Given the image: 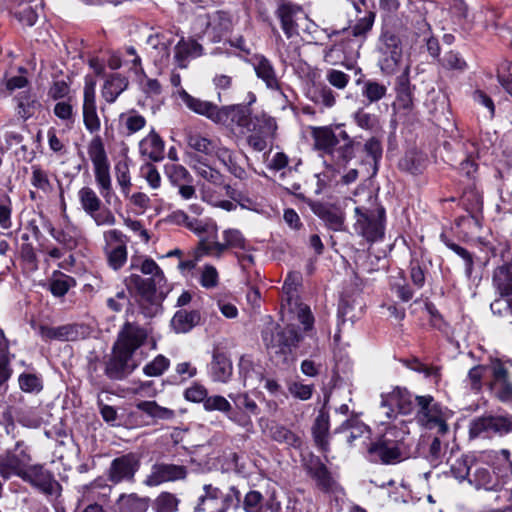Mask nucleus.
Segmentation results:
<instances>
[{"instance_id": "2f4dec72", "label": "nucleus", "mask_w": 512, "mask_h": 512, "mask_svg": "<svg viewBox=\"0 0 512 512\" xmlns=\"http://www.w3.org/2000/svg\"><path fill=\"white\" fill-rule=\"evenodd\" d=\"M185 139L191 150L205 156H215L222 145L219 139H210L198 132H188Z\"/></svg>"}, {"instance_id": "c756f323", "label": "nucleus", "mask_w": 512, "mask_h": 512, "mask_svg": "<svg viewBox=\"0 0 512 512\" xmlns=\"http://www.w3.org/2000/svg\"><path fill=\"white\" fill-rule=\"evenodd\" d=\"M149 505V497H141L137 493H122L113 504L112 512H147Z\"/></svg>"}, {"instance_id": "e433bc0d", "label": "nucleus", "mask_w": 512, "mask_h": 512, "mask_svg": "<svg viewBox=\"0 0 512 512\" xmlns=\"http://www.w3.org/2000/svg\"><path fill=\"white\" fill-rule=\"evenodd\" d=\"M275 498V492L264 498L259 491L250 490L244 496L242 508L245 512H270Z\"/></svg>"}, {"instance_id": "79ce46f5", "label": "nucleus", "mask_w": 512, "mask_h": 512, "mask_svg": "<svg viewBox=\"0 0 512 512\" xmlns=\"http://www.w3.org/2000/svg\"><path fill=\"white\" fill-rule=\"evenodd\" d=\"M463 208L478 223V215L483 208V198L475 186L469 185L465 188L460 199Z\"/></svg>"}, {"instance_id": "2eb2a0df", "label": "nucleus", "mask_w": 512, "mask_h": 512, "mask_svg": "<svg viewBox=\"0 0 512 512\" xmlns=\"http://www.w3.org/2000/svg\"><path fill=\"white\" fill-rule=\"evenodd\" d=\"M186 476L187 468L183 465L155 463L151 467V472L146 476L144 484L154 487L164 482L183 480Z\"/></svg>"}, {"instance_id": "423d86ee", "label": "nucleus", "mask_w": 512, "mask_h": 512, "mask_svg": "<svg viewBox=\"0 0 512 512\" xmlns=\"http://www.w3.org/2000/svg\"><path fill=\"white\" fill-rule=\"evenodd\" d=\"M88 155L94 166L95 180L99 190L107 203H110L112 196V183L109 172V162L107 154L100 137H95L88 145Z\"/></svg>"}, {"instance_id": "5fc2aeb1", "label": "nucleus", "mask_w": 512, "mask_h": 512, "mask_svg": "<svg viewBox=\"0 0 512 512\" xmlns=\"http://www.w3.org/2000/svg\"><path fill=\"white\" fill-rule=\"evenodd\" d=\"M269 432L271 438L279 443H286L292 447H299L301 445L300 438L284 426L273 425L270 427Z\"/></svg>"}, {"instance_id": "39448f33", "label": "nucleus", "mask_w": 512, "mask_h": 512, "mask_svg": "<svg viewBox=\"0 0 512 512\" xmlns=\"http://www.w3.org/2000/svg\"><path fill=\"white\" fill-rule=\"evenodd\" d=\"M415 401L419 408L418 420L428 430H434L443 436L449 431L447 419L449 410L443 408L431 395H416Z\"/></svg>"}, {"instance_id": "f3484780", "label": "nucleus", "mask_w": 512, "mask_h": 512, "mask_svg": "<svg viewBox=\"0 0 512 512\" xmlns=\"http://www.w3.org/2000/svg\"><path fill=\"white\" fill-rule=\"evenodd\" d=\"M303 13L300 5L289 0H279L275 14L280 20L281 28L287 38H292L298 34V25L296 20L299 14Z\"/></svg>"}, {"instance_id": "a19ab883", "label": "nucleus", "mask_w": 512, "mask_h": 512, "mask_svg": "<svg viewBox=\"0 0 512 512\" xmlns=\"http://www.w3.org/2000/svg\"><path fill=\"white\" fill-rule=\"evenodd\" d=\"M492 283L500 296L512 295V262L504 263L495 268Z\"/></svg>"}, {"instance_id": "ddd939ff", "label": "nucleus", "mask_w": 512, "mask_h": 512, "mask_svg": "<svg viewBox=\"0 0 512 512\" xmlns=\"http://www.w3.org/2000/svg\"><path fill=\"white\" fill-rule=\"evenodd\" d=\"M127 285L135 289L142 299L156 306L165 299L169 292L166 287V280L158 281L156 278H143L138 274L130 275Z\"/></svg>"}, {"instance_id": "c03bdc74", "label": "nucleus", "mask_w": 512, "mask_h": 512, "mask_svg": "<svg viewBox=\"0 0 512 512\" xmlns=\"http://www.w3.org/2000/svg\"><path fill=\"white\" fill-rule=\"evenodd\" d=\"M128 87V80L121 74L115 73L110 75L101 90L102 97L108 103H114L119 95Z\"/></svg>"}, {"instance_id": "bf43d9fd", "label": "nucleus", "mask_w": 512, "mask_h": 512, "mask_svg": "<svg viewBox=\"0 0 512 512\" xmlns=\"http://www.w3.org/2000/svg\"><path fill=\"white\" fill-rule=\"evenodd\" d=\"M15 18L25 26H33L38 18L35 8L29 2L20 3L13 10Z\"/></svg>"}, {"instance_id": "0e129e2a", "label": "nucleus", "mask_w": 512, "mask_h": 512, "mask_svg": "<svg viewBox=\"0 0 512 512\" xmlns=\"http://www.w3.org/2000/svg\"><path fill=\"white\" fill-rule=\"evenodd\" d=\"M363 148H364V151H365L367 157L372 160L373 170H374V173H376L378 170V164L382 158V152H383L381 142L377 138L371 137L370 139H368L365 142Z\"/></svg>"}, {"instance_id": "6e6552de", "label": "nucleus", "mask_w": 512, "mask_h": 512, "mask_svg": "<svg viewBox=\"0 0 512 512\" xmlns=\"http://www.w3.org/2000/svg\"><path fill=\"white\" fill-rule=\"evenodd\" d=\"M512 432V416H482L473 419L469 425L470 438H489Z\"/></svg>"}, {"instance_id": "4d7b16f0", "label": "nucleus", "mask_w": 512, "mask_h": 512, "mask_svg": "<svg viewBox=\"0 0 512 512\" xmlns=\"http://www.w3.org/2000/svg\"><path fill=\"white\" fill-rule=\"evenodd\" d=\"M180 500L170 492H161L153 502V510L155 512H176Z\"/></svg>"}, {"instance_id": "4468645a", "label": "nucleus", "mask_w": 512, "mask_h": 512, "mask_svg": "<svg viewBox=\"0 0 512 512\" xmlns=\"http://www.w3.org/2000/svg\"><path fill=\"white\" fill-rule=\"evenodd\" d=\"M104 240L109 266L120 269L127 261L128 237L120 230L112 229L104 233Z\"/></svg>"}, {"instance_id": "f8f14e48", "label": "nucleus", "mask_w": 512, "mask_h": 512, "mask_svg": "<svg viewBox=\"0 0 512 512\" xmlns=\"http://www.w3.org/2000/svg\"><path fill=\"white\" fill-rule=\"evenodd\" d=\"M20 478L47 496L54 495L61 490V485L55 479L54 474L46 469L43 464H29Z\"/></svg>"}, {"instance_id": "c9c22d12", "label": "nucleus", "mask_w": 512, "mask_h": 512, "mask_svg": "<svg viewBox=\"0 0 512 512\" xmlns=\"http://www.w3.org/2000/svg\"><path fill=\"white\" fill-rule=\"evenodd\" d=\"M215 157L235 178L239 180L247 179L248 174L244 167L239 163L238 156L234 150L222 144Z\"/></svg>"}, {"instance_id": "58836bf2", "label": "nucleus", "mask_w": 512, "mask_h": 512, "mask_svg": "<svg viewBox=\"0 0 512 512\" xmlns=\"http://www.w3.org/2000/svg\"><path fill=\"white\" fill-rule=\"evenodd\" d=\"M312 211L323 220L330 229L334 231H342L344 229L345 217L338 209L317 203L312 205Z\"/></svg>"}, {"instance_id": "9d476101", "label": "nucleus", "mask_w": 512, "mask_h": 512, "mask_svg": "<svg viewBox=\"0 0 512 512\" xmlns=\"http://www.w3.org/2000/svg\"><path fill=\"white\" fill-rule=\"evenodd\" d=\"M379 67L384 74H393L402 59L401 41L395 34L386 31L382 33L379 44Z\"/></svg>"}, {"instance_id": "3c124183", "label": "nucleus", "mask_w": 512, "mask_h": 512, "mask_svg": "<svg viewBox=\"0 0 512 512\" xmlns=\"http://www.w3.org/2000/svg\"><path fill=\"white\" fill-rule=\"evenodd\" d=\"M78 198L82 209L88 215L95 214L101 208L102 201L91 187H82L78 191Z\"/></svg>"}, {"instance_id": "72a5a7b5", "label": "nucleus", "mask_w": 512, "mask_h": 512, "mask_svg": "<svg viewBox=\"0 0 512 512\" xmlns=\"http://www.w3.org/2000/svg\"><path fill=\"white\" fill-rule=\"evenodd\" d=\"M468 483L476 489L496 490L498 486L497 479L489 469L475 457V465L469 475Z\"/></svg>"}, {"instance_id": "8fccbe9b", "label": "nucleus", "mask_w": 512, "mask_h": 512, "mask_svg": "<svg viewBox=\"0 0 512 512\" xmlns=\"http://www.w3.org/2000/svg\"><path fill=\"white\" fill-rule=\"evenodd\" d=\"M17 100V113L18 115L27 120L32 117L35 112L41 107L36 97L28 92H21L16 96Z\"/></svg>"}, {"instance_id": "f03ea898", "label": "nucleus", "mask_w": 512, "mask_h": 512, "mask_svg": "<svg viewBox=\"0 0 512 512\" xmlns=\"http://www.w3.org/2000/svg\"><path fill=\"white\" fill-rule=\"evenodd\" d=\"M301 335L294 326L281 327L269 323L262 331V341L271 361L277 366H287L295 360Z\"/></svg>"}, {"instance_id": "4c0bfd02", "label": "nucleus", "mask_w": 512, "mask_h": 512, "mask_svg": "<svg viewBox=\"0 0 512 512\" xmlns=\"http://www.w3.org/2000/svg\"><path fill=\"white\" fill-rule=\"evenodd\" d=\"M277 128L278 126L275 118L266 113H260L252 116L246 132L274 139Z\"/></svg>"}, {"instance_id": "9b49d317", "label": "nucleus", "mask_w": 512, "mask_h": 512, "mask_svg": "<svg viewBox=\"0 0 512 512\" xmlns=\"http://www.w3.org/2000/svg\"><path fill=\"white\" fill-rule=\"evenodd\" d=\"M367 460L371 463L394 465L403 460L399 442L382 436L370 443L367 448Z\"/></svg>"}, {"instance_id": "393cba45", "label": "nucleus", "mask_w": 512, "mask_h": 512, "mask_svg": "<svg viewBox=\"0 0 512 512\" xmlns=\"http://www.w3.org/2000/svg\"><path fill=\"white\" fill-rule=\"evenodd\" d=\"M258 79L270 90H279L280 81L272 62L264 55L256 54L249 60Z\"/></svg>"}, {"instance_id": "774afa93", "label": "nucleus", "mask_w": 512, "mask_h": 512, "mask_svg": "<svg viewBox=\"0 0 512 512\" xmlns=\"http://www.w3.org/2000/svg\"><path fill=\"white\" fill-rule=\"evenodd\" d=\"M497 78L506 92L512 96V63H502L498 68Z\"/></svg>"}, {"instance_id": "09e8293b", "label": "nucleus", "mask_w": 512, "mask_h": 512, "mask_svg": "<svg viewBox=\"0 0 512 512\" xmlns=\"http://www.w3.org/2000/svg\"><path fill=\"white\" fill-rule=\"evenodd\" d=\"M222 235L224 239L223 244L215 245L220 252L226 251L227 249H241L243 251H250L252 249L238 229H226L223 231Z\"/></svg>"}, {"instance_id": "cd10ccee", "label": "nucleus", "mask_w": 512, "mask_h": 512, "mask_svg": "<svg viewBox=\"0 0 512 512\" xmlns=\"http://www.w3.org/2000/svg\"><path fill=\"white\" fill-rule=\"evenodd\" d=\"M203 489L205 493L199 497L194 512H225L222 491L211 484L204 485Z\"/></svg>"}, {"instance_id": "0eeeda50", "label": "nucleus", "mask_w": 512, "mask_h": 512, "mask_svg": "<svg viewBox=\"0 0 512 512\" xmlns=\"http://www.w3.org/2000/svg\"><path fill=\"white\" fill-rule=\"evenodd\" d=\"M141 466L140 456L129 452L114 458L106 470L108 481L114 485L126 482L133 483Z\"/></svg>"}, {"instance_id": "37998d69", "label": "nucleus", "mask_w": 512, "mask_h": 512, "mask_svg": "<svg viewBox=\"0 0 512 512\" xmlns=\"http://www.w3.org/2000/svg\"><path fill=\"white\" fill-rule=\"evenodd\" d=\"M203 47L195 40L182 38L175 46L174 58L180 68H186L189 57L202 55Z\"/></svg>"}, {"instance_id": "6ab92c4d", "label": "nucleus", "mask_w": 512, "mask_h": 512, "mask_svg": "<svg viewBox=\"0 0 512 512\" xmlns=\"http://www.w3.org/2000/svg\"><path fill=\"white\" fill-rule=\"evenodd\" d=\"M329 401V394L324 392V405L319 410L317 417L312 426V436L316 446L323 453H328L330 450L329 446V429L330 419L329 414L325 409L327 402Z\"/></svg>"}, {"instance_id": "603ef678", "label": "nucleus", "mask_w": 512, "mask_h": 512, "mask_svg": "<svg viewBox=\"0 0 512 512\" xmlns=\"http://www.w3.org/2000/svg\"><path fill=\"white\" fill-rule=\"evenodd\" d=\"M447 452L448 445L443 443L440 437L435 436L429 443L425 457L432 466L437 467L447 458Z\"/></svg>"}, {"instance_id": "13d9d810", "label": "nucleus", "mask_w": 512, "mask_h": 512, "mask_svg": "<svg viewBox=\"0 0 512 512\" xmlns=\"http://www.w3.org/2000/svg\"><path fill=\"white\" fill-rule=\"evenodd\" d=\"M31 169V185L45 194L51 193L53 191V186L49 180L47 171L42 169L39 165H33Z\"/></svg>"}, {"instance_id": "412c9836", "label": "nucleus", "mask_w": 512, "mask_h": 512, "mask_svg": "<svg viewBox=\"0 0 512 512\" xmlns=\"http://www.w3.org/2000/svg\"><path fill=\"white\" fill-rule=\"evenodd\" d=\"M84 327L79 324H65L57 327L39 326V334L45 341H75L84 336Z\"/></svg>"}, {"instance_id": "4be33fe9", "label": "nucleus", "mask_w": 512, "mask_h": 512, "mask_svg": "<svg viewBox=\"0 0 512 512\" xmlns=\"http://www.w3.org/2000/svg\"><path fill=\"white\" fill-rule=\"evenodd\" d=\"M179 96L184 104L194 113L206 117L215 124L222 122L221 117L219 116L221 107L217 106L213 102L193 97L184 89L179 92Z\"/></svg>"}, {"instance_id": "7c9ffc66", "label": "nucleus", "mask_w": 512, "mask_h": 512, "mask_svg": "<svg viewBox=\"0 0 512 512\" xmlns=\"http://www.w3.org/2000/svg\"><path fill=\"white\" fill-rule=\"evenodd\" d=\"M334 434H343L345 442L352 446L357 439L370 433V428L358 417L351 416L334 429Z\"/></svg>"}, {"instance_id": "338daca9", "label": "nucleus", "mask_w": 512, "mask_h": 512, "mask_svg": "<svg viewBox=\"0 0 512 512\" xmlns=\"http://www.w3.org/2000/svg\"><path fill=\"white\" fill-rule=\"evenodd\" d=\"M170 365L169 359L163 355H158L151 362L145 365L143 368L144 373L147 376H160L168 369Z\"/></svg>"}, {"instance_id": "1a4fd4ad", "label": "nucleus", "mask_w": 512, "mask_h": 512, "mask_svg": "<svg viewBox=\"0 0 512 512\" xmlns=\"http://www.w3.org/2000/svg\"><path fill=\"white\" fill-rule=\"evenodd\" d=\"M31 462V455L23 441H18L14 449H9L0 455V475L9 479L15 475L19 478Z\"/></svg>"}, {"instance_id": "052dcab7", "label": "nucleus", "mask_w": 512, "mask_h": 512, "mask_svg": "<svg viewBox=\"0 0 512 512\" xmlns=\"http://www.w3.org/2000/svg\"><path fill=\"white\" fill-rule=\"evenodd\" d=\"M0 339V384H4L11 376L9 369V341L1 331Z\"/></svg>"}, {"instance_id": "7ed1b4c3", "label": "nucleus", "mask_w": 512, "mask_h": 512, "mask_svg": "<svg viewBox=\"0 0 512 512\" xmlns=\"http://www.w3.org/2000/svg\"><path fill=\"white\" fill-rule=\"evenodd\" d=\"M355 232L368 242H376L384 237L385 209L382 206H357L354 209Z\"/></svg>"}, {"instance_id": "49530a36", "label": "nucleus", "mask_w": 512, "mask_h": 512, "mask_svg": "<svg viewBox=\"0 0 512 512\" xmlns=\"http://www.w3.org/2000/svg\"><path fill=\"white\" fill-rule=\"evenodd\" d=\"M210 373L215 382H227L232 373V365L228 358L223 354L216 352L210 364Z\"/></svg>"}, {"instance_id": "f257e3e1", "label": "nucleus", "mask_w": 512, "mask_h": 512, "mask_svg": "<svg viewBox=\"0 0 512 512\" xmlns=\"http://www.w3.org/2000/svg\"><path fill=\"white\" fill-rule=\"evenodd\" d=\"M314 150L327 155L339 167H346L355 158L356 142L345 131L338 134L331 126L311 127Z\"/></svg>"}, {"instance_id": "f704fd0d", "label": "nucleus", "mask_w": 512, "mask_h": 512, "mask_svg": "<svg viewBox=\"0 0 512 512\" xmlns=\"http://www.w3.org/2000/svg\"><path fill=\"white\" fill-rule=\"evenodd\" d=\"M453 453L454 450L451 448L450 455L446 458V462L450 465L451 474L460 482L468 480L473 465H475V455L461 454L453 459Z\"/></svg>"}, {"instance_id": "dca6fc26", "label": "nucleus", "mask_w": 512, "mask_h": 512, "mask_svg": "<svg viewBox=\"0 0 512 512\" xmlns=\"http://www.w3.org/2000/svg\"><path fill=\"white\" fill-rule=\"evenodd\" d=\"M95 86V81L86 79L83 91V122L90 133L98 132L101 127L97 114Z\"/></svg>"}, {"instance_id": "b1692460", "label": "nucleus", "mask_w": 512, "mask_h": 512, "mask_svg": "<svg viewBox=\"0 0 512 512\" xmlns=\"http://www.w3.org/2000/svg\"><path fill=\"white\" fill-rule=\"evenodd\" d=\"M221 121L217 125L226 127L237 126L247 129L252 118L251 110L245 105H229L221 106L220 115Z\"/></svg>"}, {"instance_id": "a211bd4d", "label": "nucleus", "mask_w": 512, "mask_h": 512, "mask_svg": "<svg viewBox=\"0 0 512 512\" xmlns=\"http://www.w3.org/2000/svg\"><path fill=\"white\" fill-rule=\"evenodd\" d=\"M146 338L147 331L144 328L135 323L126 322L119 332L118 339L114 345L133 355Z\"/></svg>"}, {"instance_id": "de8ad7c7", "label": "nucleus", "mask_w": 512, "mask_h": 512, "mask_svg": "<svg viewBox=\"0 0 512 512\" xmlns=\"http://www.w3.org/2000/svg\"><path fill=\"white\" fill-rule=\"evenodd\" d=\"M189 157L191 159L190 165L198 176L214 185H221L223 183L224 177L220 171L201 161L196 155L189 154Z\"/></svg>"}, {"instance_id": "473e14b6", "label": "nucleus", "mask_w": 512, "mask_h": 512, "mask_svg": "<svg viewBox=\"0 0 512 512\" xmlns=\"http://www.w3.org/2000/svg\"><path fill=\"white\" fill-rule=\"evenodd\" d=\"M308 474L316 481L319 489L329 492L333 489L335 481L326 465L319 457H312L307 464Z\"/></svg>"}, {"instance_id": "a878e982", "label": "nucleus", "mask_w": 512, "mask_h": 512, "mask_svg": "<svg viewBox=\"0 0 512 512\" xmlns=\"http://www.w3.org/2000/svg\"><path fill=\"white\" fill-rule=\"evenodd\" d=\"M132 355L126 351L119 349L114 345L113 356L107 362L106 373L114 380L122 379L126 374H129L135 368V365L131 363Z\"/></svg>"}, {"instance_id": "6e6d98bb", "label": "nucleus", "mask_w": 512, "mask_h": 512, "mask_svg": "<svg viewBox=\"0 0 512 512\" xmlns=\"http://www.w3.org/2000/svg\"><path fill=\"white\" fill-rule=\"evenodd\" d=\"M136 407L153 418L172 419L175 415L173 410L159 406L155 401H139Z\"/></svg>"}, {"instance_id": "69168bd1", "label": "nucleus", "mask_w": 512, "mask_h": 512, "mask_svg": "<svg viewBox=\"0 0 512 512\" xmlns=\"http://www.w3.org/2000/svg\"><path fill=\"white\" fill-rule=\"evenodd\" d=\"M353 120L359 128L369 131L377 129L379 124L378 118L364 109H358L353 114Z\"/></svg>"}, {"instance_id": "bb28decb", "label": "nucleus", "mask_w": 512, "mask_h": 512, "mask_svg": "<svg viewBox=\"0 0 512 512\" xmlns=\"http://www.w3.org/2000/svg\"><path fill=\"white\" fill-rule=\"evenodd\" d=\"M410 67L406 66L404 71L395 80L396 102L403 110L410 111L414 106L415 86L411 85L409 78Z\"/></svg>"}, {"instance_id": "a18cd8bd", "label": "nucleus", "mask_w": 512, "mask_h": 512, "mask_svg": "<svg viewBox=\"0 0 512 512\" xmlns=\"http://www.w3.org/2000/svg\"><path fill=\"white\" fill-rule=\"evenodd\" d=\"M200 322V314L198 311L179 310L175 313L171 320V326L177 333L189 332Z\"/></svg>"}, {"instance_id": "20e7f679", "label": "nucleus", "mask_w": 512, "mask_h": 512, "mask_svg": "<svg viewBox=\"0 0 512 512\" xmlns=\"http://www.w3.org/2000/svg\"><path fill=\"white\" fill-rule=\"evenodd\" d=\"M375 17V12L367 11L366 14L359 18L353 26L340 30H332L328 34V37H339V45L345 53H358L359 49L365 42L368 33L372 30Z\"/></svg>"}, {"instance_id": "c85d7f7f", "label": "nucleus", "mask_w": 512, "mask_h": 512, "mask_svg": "<svg viewBox=\"0 0 512 512\" xmlns=\"http://www.w3.org/2000/svg\"><path fill=\"white\" fill-rule=\"evenodd\" d=\"M164 147V141L154 128L139 142L140 154L153 162L164 159Z\"/></svg>"}, {"instance_id": "aec40b11", "label": "nucleus", "mask_w": 512, "mask_h": 512, "mask_svg": "<svg viewBox=\"0 0 512 512\" xmlns=\"http://www.w3.org/2000/svg\"><path fill=\"white\" fill-rule=\"evenodd\" d=\"M382 406L388 409L385 414L389 419L394 416V407L400 413L408 414L412 409V395L406 387L395 386L392 392L382 395Z\"/></svg>"}, {"instance_id": "5701e85b", "label": "nucleus", "mask_w": 512, "mask_h": 512, "mask_svg": "<svg viewBox=\"0 0 512 512\" xmlns=\"http://www.w3.org/2000/svg\"><path fill=\"white\" fill-rule=\"evenodd\" d=\"M200 20L201 25L205 26V33L215 42L220 41L231 28L229 15L222 11L206 14Z\"/></svg>"}, {"instance_id": "ea45409f", "label": "nucleus", "mask_w": 512, "mask_h": 512, "mask_svg": "<svg viewBox=\"0 0 512 512\" xmlns=\"http://www.w3.org/2000/svg\"><path fill=\"white\" fill-rule=\"evenodd\" d=\"M146 118L138 111L132 109L119 116V131L123 136L129 137L146 126Z\"/></svg>"}, {"instance_id": "864d4df0", "label": "nucleus", "mask_w": 512, "mask_h": 512, "mask_svg": "<svg viewBox=\"0 0 512 512\" xmlns=\"http://www.w3.org/2000/svg\"><path fill=\"white\" fill-rule=\"evenodd\" d=\"M387 86L376 80H367L363 83L362 95L369 101L375 103L383 99L387 94Z\"/></svg>"}, {"instance_id": "680f3d73", "label": "nucleus", "mask_w": 512, "mask_h": 512, "mask_svg": "<svg viewBox=\"0 0 512 512\" xmlns=\"http://www.w3.org/2000/svg\"><path fill=\"white\" fill-rule=\"evenodd\" d=\"M399 168L413 175L419 174L423 168L422 157L414 151L407 152L404 157L400 159Z\"/></svg>"}, {"instance_id": "e2e57ef3", "label": "nucleus", "mask_w": 512, "mask_h": 512, "mask_svg": "<svg viewBox=\"0 0 512 512\" xmlns=\"http://www.w3.org/2000/svg\"><path fill=\"white\" fill-rule=\"evenodd\" d=\"M487 372L490 373L495 382L499 384H509L510 370L507 363L495 359L487 366Z\"/></svg>"}]
</instances>
